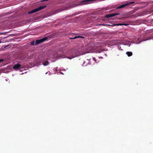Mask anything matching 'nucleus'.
<instances>
[{
  "mask_svg": "<svg viewBox=\"0 0 153 153\" xmlns=\"http://www.w3.org/2000/svg\"><path fill=\"white\" fill-rule=\"evenodd\" d=\"M83 48L82 45L78 46L77 48L75 49L71 50L68 52L67 54L69 56H67L66 58L69 59H71L76 57L77 56L82 53V49Z\"/></svg>",
  "mask_w": 153,
  "mask_h": 153,
  "instance_id": "f257e3e1",
  "label": "nucleus"
},
{
  "mask_svg": "<svg viewBox=\"0 0 153 153\" xmlns=\"http://www.w3.org/2000/svg\"><path fill=\"white\" fill-rule=\"evenodd\" d=\"M82 51L84 54L86 53H92L93 51V48L90 46V45H88L85 47V48L83 47Z\"/></svg>",
  "mask_w": 153,
  "mask_h": 153,
  "instance_id": "f03ea898",
  "label": "nucleus"
},
{
  "mask_svg": "<svg viewBox=\"0 0 153 153\" xmlns=\"http://www.w3.org/2000/svg\"><path fill=\"white\" fill-rule=\"evenodd\" d=\"M46 7L45 6H40L39 7L36 8L34 10H32L29 12L28 13L29 14H31L35 13L38 11L41 10L45 8Z\"/></svg>",
  "mask_w": 153,
  "mask_h": 153,
  "instance_id": "7ed1b4c3",
  "label": "nucleus"
},
{
  "mask_svg": "<svg viewBox=\"0 0 153 153\" xmlns=\"http://www.w3.org/2000/svg\"><path fill=\"white\" fill-rule=\"evenodd\" d=\"M48 39V38L47 37H45L40 39L37 40L35 42V45H37L42 43Z\"/></svg>",
  "mask_w": 153,
  "mask_h": 153,
  "instance_id": "20e7f679",
  "label": "nucleus"
},
{
  "mask_svg": "<svg viewBox=\"0 0 153 153\" xmlns=\"http://www.w3.org/2000/svg\"><path fill=\"white\" fill-rule=\"evenodd\" d=\"M134 3V2H130L129 3H125L124 4H123L120 6H119L118 7H117V9H118L124 8V7L130 4H131Z\"/></svg>",
  "mask_w": 153,
  "mask_h": 153,
  "instance_id": "39448f33",
  "label": "nucleus"
},
{
  "mask_svg": "<svg viewBox=\"0 0 153 153\" xmlns=\"http://www.w3.org/2000/svg\"><path fill=\"white\" fill-rule=\"evenodd\" d=\"M21 65L18 63L15 65L13 67V69L16 71L18 70L21 67Z\"/></svg>",
  "mask_w": 153,
  "mask_h": 153,
  "instance_id": "423d86ee",
  "label": "nucleus"
},
{
  "mask_svg": "<svg viewBox=\"0 0 153 153\" xmlns=\"http://www.w3.org/2000/svg\"><path fill=\"white\" fill-rule=\"evenodd\" d=\"M119 15V13H113L109 15H106V17L107 18H109L111 17H113L116 15Z\"/></svg>",
  "mask_w": 153,
  "mask_h": 153,
  "instance_id": "0eeeda50",
  "label": "nucleus"
},
{
  "mask_svg": "<svg viewBox=\"0 0 153 153\" xmlns=\"http://www.w3.org/2000/svg\"><path fill=\"white\" fill-rule=\"evenodd\" d=\"M126 54L128 56H130L132 55V53L131 52H126Z\"/></svg>",
  "mask_w": 153,
  "mask_h": 153,
  "instance_id": "6e6552de",
  "label": "nucleus"
},
{
  "mask_svg": "<svg viewBox=\"0 0 153 153\" xmlns=\"http://www.w3.org/2000/svg\"><path fill=\"white\" fill-rule=\"evenodd\" d=\"M84 38V37L81 36H75L73 38H70L69 39H75L76 38Z\"/></svg>",
  "mask_w": 153,
  "mask_h": 153,
  "instance_id": "1a4fd4ad",
  "label": "nucleus"
},
{
  "mask_svg": "<svg viewBox=\"0 0 153 153\" xmlns=\"http://www.w3.org/2000/svg\"><path fill=\"white\" fill-rule=\"evenodd\" d=\"M49 63L48 62V61H47L44 62V63H43V65L44 66H46V65H48L49 64Z\"/></svg>",
  "mask_w": 153,
  "mask_h": 153,
  "instance_id": "9d476101",
  "label": "nucleus"
},
{
  "mask_svg": "<svg viewBox=\"0 0 153 153\" xmlns=\"http://www.w3.org/2000/svg\"><path fill=\"white\" fill-rule=\"evenodd\" d=\"M30 45H35V41H33L31 42L30 43Z\"/></svg>",
  "mask_w": 153,
  "mask_h": 153,
  "instance_id": "9b49d317",
  "label": "nucleus"
},
{
  "mask_svg": "<svg viewBox=\"0 0 153 153\" xmlns=\"http://www.w3.org/2000/svg\"><path fill=\"white\" fill-rule=\"evenodd\" d=\"M93 60L95 62H96V59H95V58H94H94H93Z\"/></svg>",
  "mask_w": 153,
  "mask_h": 153,
  "instance_id": "f8f14e48",
  "label": "nucleus"
},
{
  "mask_svg": "<svg viewBox=\"0 0 153 153\" xmlns=\"http://www.w3.org/2000/svg\"><path fill=\"white\" fill-rule=\"evenodd\" d=\"M3 61V59H0V63Z\"/></svg>",
  "mask_w": 153,
  "mask_h": 153,
  "instance_id": "ddd939ff",
  "label": "nucleus"
},
{
  "mask_svg": "<svg viewBox=\"0 0 153 153\" xmlns=\"http://www.w3.org/2000/svg\"><path fill=\"white\" fill-rule=\"evenodd\" d=\"M48 73H48V74H49V75H51V74H52V73H51V72H48Z\"/></svg>",
  "mask_w": 153,
  "mask_h": 153,
  "instance_id": "4468645a",
  "label": "nucleus"
},
{
  "mask_svg": "<svg viewBox=\"0 0 153 153\" xmlns=\"http://www.w3.org/2000/svg\"><path fill=\"white\" fill-rule=\"evenodd\" d=\"M120 25H126V26L127 25L126 24H121Z\"/></svg>",
  "mask_w": 153,
  "mask_h": 153,
  "instance_id": "2eb2a0df",
  "label": "nucleus"
},
{
  "mask_svg": "<svg viewBox=\"0 0 153 153\" xmlns=\"http://www.w3.org/2000/svg\"><path fill=\"white\" fill-rule=\"evenodd\" d=\"M1 39L0 38V43H1Z\"/></svg>",
  "mask_w": 153,
  "mask_h": 153,
  "instance_id": "dca6fc26",
  "label": "nucleus"
},
{
  "mask_svg": "<svg viewBox=\"0 0 153 153\" xmlns=\"http://www.w3.org/2000/svg\"><path fill=\"white\" fill-rule=\"evenodd\" d=\"M8 46H4V48H6Z\"/></svg>",
  "mask_w": 153,
  "mask_h": 153,
  "instance_id": "f3484780",
  "label": "nucleus"
},
{
  "mask_svg": "<svg viewBox=\"0 0 153 153\" xmlns=\"http://www.w3.org/2000/svg\"><path fill=\"white\" fill-rule=\"evenodd\" d=\"M48 73V72H47L46 73H45V74H47Z\"/></svg>",
  "mask_w": 153,
  "mask_h": 153,
  "instance_id": "a211bd4d",
  "label": "nucleus"
},
{
  "mask_svg": "<svg viewBox=\"0 0 153 153\" xmlns=\"http://www.w3.org/2000/svg\"><path fill=\"white\" fill-rule=\"evenodd\" d=\"M152 2H153V1H152Z\"/></svg>",
  "mask_w": 153,
  "mask_h": 153,
  "instance_id": "6ab92c4d",
  "label": "nucleus"
}]
</instances>
